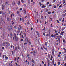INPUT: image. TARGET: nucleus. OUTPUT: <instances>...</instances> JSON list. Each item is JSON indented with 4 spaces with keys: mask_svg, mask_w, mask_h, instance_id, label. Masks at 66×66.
<instances>
[{
    "mask_svg": "<svg viewBox=\"0 0 66 66\" xmlns=\"http://www.w3.org/2000/svg\"><path fill=\"white\" fill-rule=\"evenodd\" d=\"M62 16H63V17H65V16H66V15L65 14H63L62 15Z\"/></svg>",
    "mask_w": 66,
    "mask_h": 66,
    "instance_id": "nucleus-23",
    "label": "nucleus"
},
{
    "mask_svg": "<svg viewBox=\"0 0 66 66\" xmlns=\"http://www.w3.org/2000/svg\"><path fill=\"white\" fill-rule=\"evenodd\" d=\"M58 65H60V62H58Z\"/></svg>",
    "mask_w": 66,
    "mask_h": 66,
    "instance_id": "nucleus-39",
    "label": "nucleus"
},
{
    "mask_svg": "<svg viewBox=\"0 0 66 66\" xmlns=\"http://www.w3.org/2000/svg\"><path fill=\"white\" fill-rule=\"evenodd\" d=\"M2 5V9L3 10H4V6L3 5Z\"/></svg>",
    "mask_w": 66,
    "mask_h": 66,
    "instance_id": "nucleus-9",
    "label": "nucleus"
},
{
    "mask_svg": "<svg viewBox=\"0 0 66 66\" xmlns=\"http://www.w3.org/2000/svg\"><path fill=\"white\" fill-rule=\"evenodd\" d=\"M20 30L17 31V33H19V32H20Z\"/></svg>",
    "mask_w": 66,
    "mask_h": 66,
    "instance_id": "nucleus-25",
    "label": "nucleus"
},
{
    "mask_svg": "<svg viewBox=\"0 0 66 66\" xmlns=\"http://www.w3.org/2000/svg\"><path fill=\"white\" fill-rule=\"evenodd\" d=\"M49 11V9H47L46 10V12H48V11Z\"/></svg>",
    "mask_w": 66,
    "mask_h": 66,
    "instance_id": "nucleus-48",
    "label": "nucleus"
},
{
    "mask_svg": "<svg viewBox=\"0 0 66 66\" xmlns=\"http://www.w3.org/2000/svg\"><path fill=\"white\" fill-rule=\"evenodd\" d=\"M63 4H64V3H66V1L65 0H63Z\"/></svg>",
    "mask_w": 66,
    "mask_h": 66,
    "instance_id": "nucleus-11",
    "label": "nucleus"
},
{
    "mask_svg": "<svg viewBox=\"0 0 66 66\" xmlns=\"http://www.w3.org/2000/svg\"><path fill=\"white\" fill-rule=\"evenodd\" d=\"M47 63L48 64V66H50V61L49 60H48L47 61Z\"/></svg>",
    "mask_w": 66,
    "mask_h": 66,
    "instance_id": "nucleus-5",
    "label": "nucleus"
},
{
    "mask_svg": "<svg viewBox=\"0 0 66 66\" xmlns=\"http://www.w3.org/2000/svg\"><path fill=\"white\" fill-rule=\"evenodd\" d=\"M60 56H61V55L60 54H59L58 55V57H60Z\"/></svg>",
    "mask_w": 66,
    "mask_h": 66,
    "instance_id": "nucleus-42",
    "label": "nucleus"
},
{
    "mask_svg": "<svg viewBox=\"0 0 66 66\" xmlns=\"http://www.w3.org/2000/svg\"><path fill=\"white\" fill-rule=\"evenodd\" d=\"M28 2L29 3H30V1L28 0Z\"/></svg>",
    "mask_w": 66,
    "mask_h": 66,
    "instance_id": "nucleus-40",
    "label": "nucleus"
},
{
    "mask_svg": "<svg viewBox=\"0 0 66 66\" xmlns=\"http://www.w3.org/2000/svg\"><path fill=\"white\" fill-rule=\"evenodd\" d=\"M42 8H43V9H44L45 7H46V6L45 5H43L42 7Z\"/></svg>",
    "mask_w": 66,
    "mask_h": 66,
    "instance_id": "nucleus-10",
    "label": "nucleus"
},
{
    "mask_svg": "<svg viewBox=\"0 0 66 66\" xmlns=\"http://www.w3.org/2000/svg\"><path fill=\"white\" fill-rule=\"evenodd\" d=\"M14 28H15V29H16V28H17V27L16 26H14Z\"/></svg>",
    "mask_w": 66,
    "mask_h": 66,
    "instance_id": "nucleus-59",
    "label": "nucleus"
},
{
    "mask_svg": "<svg viewBox=\"0 0 66 66\" xmlns=\"http://www.w3.org/2000/svg\"><path fill=\"white\" fill-rule=\"evenodd\" d=\"M21 42H23V39H21Z\"/></svg>",
    "mask_w": 66,
    "mask_h": 66,
    "instance_id": "nucleus-26",
    "label": "nucleus"
},
{
    "mask_svg": "<svg viewBox=\"0 0 66 66\" xmlns=\"http://www.w3.org/2000/svg\"><path fill=\"white\" fill-rule=\"evenodd\" d=\"M3 46H6V47L7 48L8 46H10V44H9V43H8L7 42H4Z\"/></svg>",
    "mask_w": 66,
    "mask_h": 66,
    "instance_id": "nucleus-1",
    "label": "nucleus"
},
{
    "mask_svg": "<svg viewBox=\"0 0 66 66\" xmlns=\"http://www.w3.org/2000/svg\"><path fill=\"white\" fill-rule=\"evenodd\" d=\"M42 63L43 64H45V62H44L43 61H42Z\"/></svg>",
    "mask_w": 66,
    "mask_h": 66,
    "instance_id": "nucleus-57",
    "label": "nucleus"
},
{
    "mask_svg": "<svg viewBox=\"0 0 66 66\" xmlns=\"http://www.w3.org/2000/svg\"><path fill=\"white\" fill-rule=\"evenodd\" d=\"M52 63H53V64H54V59L53 60Z\"/></svg>",
    "mask_w": 66,
    "mask_h": 66,
    "instance_id": "nucleus-28",
    "label": "nucleus"
},
{
    "mask_svg": "<svg viewBox=\"0 0 66 66\" xmlns=\"http://www.w3.org/2000/svg\"><path fill=\"white\" fill-rule=\"evenodd\" d=\"M58 39L59 43H60V38L59 37L58 38Z\"/></svg>",
    "mask_w": 66,
    "mask_h": 66,
    "instance_id": "nucleus-16",
    "label": "nucleus"
},
{
    "mask_svg": "<svg viewBox=\"0 0 66 66\" xmlns=\"http://www.w3.org/2000/svg\"><path fill=\"white\" fill-rule=\"evenodd\" d=\"M9 65L10 66H13L12 64V63H9Z\"/></svg>",
    "mask_w": 66,
    "mask_h": 66,
    "instance_id": "nucleus-8",
    "label": "nucleus"
},
{
    "mask_svg": "<svg viewBox=\"0 0 66 66\" xmlns=\"http://www.w3.org/2000/svg\"><path fill=\"white\" fill-rule=\"evenodd\" d=\"M65 40L63 39V43H64V42H65Z\"/></svg>",
    "mask_w": 66,
    "mask_h": 66,
    "instance_id": "nucleus-60",
    "label": "nucleus"
},
{
    "mask_svg": "<svg viewBox=\"0 0 66 66\" xmlns=\"http://www.w3.org/2000/svg\"><path fill=\"white\" fill-rule=\"evenodd\" d=\"M43 35L44 36H45V33H43Z\"/></svg>",
    "mask_w": 66,
    "mask_h": 66,
    "instance_id": "nucleus-58",
    "label": "nucleus"
},
{
    "mask_svg": "<svg viewBox=\"0 0 66 66\" xmlns=\"http://www.w3.org/2000/svg\"><path fill=\"white\" fill-rule=\"evenodd\" d=\"M28 43H29V45H31V42L30 41H29Z\"/></svg>",
    "mask_w": 66,
    "mask_h": 66,
    "instance_id": "nucleus-27",
    "label": "nucleus"
},
{
    "mask_svg": "<svg viewBox=\"0 0 66 66\" xmlns=\"http://www.w3.org/2000/svg\"><path fill=\"white\" fill-rule=\"evenodd\" d=\"M24 35H25V36H26V35H27V33H24Z\"/></svg>",
    "mask_w": 66,
    "mask_h": 66,
    "instance_id": "nucleus-47",
    "label": "nucleus"
},
{
    "mask_svg": "<svg viewBox=\"0 0 66 66\" xmlns=\"http://www.w3.org/2000/svg\"><path fill=\"white\" fill-rule=\"evenodd\" d=\"M15 65H16V66H18V63L17 62L15 63Z\"/></svg>",
    "mask_w": 66,
    "mask_h": 66,
    "instance_id": "nucleus-35",
    "label": "nucleus"
},
{
    "mask_svg": "<svg viewBox=\"0 0 66 66\" xmlns=\"http://www.w3.org/2000/svg\"><path fill=\"white\" fill-rule=\"evenodd\" d=\"M56 21H57V22L58 23H59L60 22H59V20H57Z\"/></svg>",
    "mask_w": 66,
    "mask_h": 66,
    "instance_id": "nucleus-24",
    "label": "nucleus"
},
{
    "mask_svg": "<svg viewBox=\"0 0 66 66\" xmlns=\"http://www.w3.org/2000/svg\"><path fill=\"white\" fill-rule=\"evenodd\" d=\"M32 66H34V64L32 63Z\"/></svg>",
    "mask_w": 66,
    "mask_h": 66,
    "instance_id": "nucleus-62",
    "label": "nucleus"
},
{
    "mask_svg": "<svg viewBox=\"0 0 66 66\" xmlns=\"http://www.w3.org/2000/svg\"><path fill=\"white\" fill-rule=\"evenodd\" d=\"M44 48V49H45V50H47V48H45V47H43Z\"/></svg>",
    "mask_w": 66,
    "mask_h": 66,
    "instance_id": "nucleus-33",
    "label": "nucleus"
},
{
    "mask_svg": "<svg viewBox=\"0 0 66 66\" xmlns=\"http://www.w3.org/2000/svg\"><path fill=\"white\" fill-rule=\"evenodd\" d=\"M5 59H8V57H6L5 58Z\"/></svg>",
    "mask_w": 66,
    "mask_h": 66,
    "instance_id": "nucleus-49",
    "label": "nucleus"
},
{
    "mask_svg": "<svg viewBox=\"0 0 66 66\" xmlns=\"http://www.w3.org/2000/svg\"><path fill=\"white\" fill-rule=\"evenodd\" d=\"M62 19H63L62 18H59V21H61V20H62Z\"/></svg>",
    "mask_w": 66,
    "mask_h": 66,
    "instance_id": "nucleus-15",
    "label": "nucleus"
},
{
    "mask_svg": "<svg viewBox=\"0 0 66 66\" xmlns=\"http://www.w3.org/2000/svg\"><path fill=\"white\" fill-rule=\"evenodd\" d=\"M16 60H17V63H18V62H19V60H18V58H17Z\"/></svg>",
    "mask_w": 66,
    "mask_h": 66,
    "instance_id": "nucleus-22",
    "label": "nucleus"
},
{
    "mask_svg": "<svg viewBox=\"0 0 66 66\" xmlns=\"http://www.w3.org/2000/svg\"><path fill=\"white\" fill-rule=\"evenodd\" d=\"M64 65V66H66V63H65Z\"/></svg>",
    "mask_w": 66,
    "mask_h": 66,
    "instance_id": "nucleus-64",
    "label": "nucleus"
},
{
    "mask_svg": "<svg viewBox=\"0 0 66 66\" xmlns=\"http://www.w3.org/2000/svg\"><path fill=\"white\" fill-rule=\"evenodd\" d=\"M25 40L26 42H27V43H29V41H28V38H25Z\"/></svg>",
    "mask_w": 66,
    "mask_h": 66,
    "instance_id": "nucleus-6",
    "label": "nucleus"
},
{
    "mask_svg": "<svg viewBox=\"0 0 66 66\" xmlns=\"http://www.w3.org/2000/svg\"><path fill=\"white\" fill-rule=\"evenodd\" d=\"M20 1L18 2V5H20Z\"/></svg>",
    "mask_w": 66,
    "mask_h": 66,
    "instance_id": "nucleus-14",
    "label": "nucleus"
},
{
    "mask_svg": "<svg viewBox=\"0 0 66 66\" xmlns=\"http://www.w3.org/2000/svg\"><path fill=\"white\" fill-rule=\"evenodd\" d=\"M51 36L52 37H54V35H53L52 34L51 35Z\"/></svg>",
    "mask_w": 66,
    "mask_h": 66,
    "instance_id": "nucleus-41",
    "label": "nucleus"
},
{
    "mask_svg": "<svg viewBox=\"0 0 66 66\" xmlns=\"http://www.w3.org/2000/svg\"><path fill=\"white\" fill-rule=\"evenodd\" d=\"M14 37L15 38V39L16 40H17V39H17V38H16V34H14Z\"/></svg>",
    "mask_w": 66,
    "mask_h": 66,
    "instance_id": "nucleus-3",
    "label": "nucleus"
},
{
    "mask_svg": "<svg viewBox=\"0 0 66 66\" xmlns=\"http://www.w3.org/2000/svg\"><path fill=\"white\" fill-rule=\"evenodd\" d=\"M61 53H62V52H59V54H61Z\"/></svg>",
    "mask_w": 66,
    "mask_h": 66,
    "instance_id": "nucleus-63",
    "label": "nucleus"
},
{
    "mask_svg": "<svg viewBox=\"0 0 66 66\" xmlns=\"http://www.w3.org/2000/svg\"><path fill=\"white\" fill-rule=\"evenodd\" d=\"M27 56H28V57L29 56H30V55H29V54H28Z\"/></svg>",
    "mask_w": 66,
    "mask_h": 66,
    "instance_id": "nucleus-55",
    "label": "nucleus"
},
{
    "mask_svg": "<svg viewBox=\"0 0 66 66\" xmlns=\"http://www.w3.org/2000/svg\"><path fill=\"white\" fill-rule=\"evenodd\" d=\"M0 14H2V11H0Z\"/></svg>",
    "mask_w": 66,
    "mask_h": 66,
    "instance_id": "nucleus-52",
    "label": "nucleus"
},
{
    "mask_svg": "<svg viewBox=\"0 0 66 66\" xmlns=\"http://www.w3.org/2000/svg\"><path fill=\"white\" fill-rule=\"evenodd\" d=\"M21 1L22 3H23V2H24L23 1V0H21Z\"/></svg>",
    "mask_w": 66,
    "mask_h": 66,
    "instance_id": "nucleus-37",
    "label": "nucleus"
},
{
    "mask_svg": "<svg viewBox=\"0 0 66 66\" xmlns=\"http://www.w3.org/2000/svg\"><path fill=\"white\" fill-rule=\"evenodd\" d=\"M47 13H48V14H51V12H48Z\"/></svg>",
    "mask_w": 66,
    "mask_h": 66,
    "instance_id": "nucleus-19",
    "label": "nucleus"
},
{
    "mask_svg": "<svg viewBox=\"0 0 66 66\" xmlns=\"http://www.w3.org/2000/svg\"><path fill=\"white\" fill-rule=\"evenodd\" d=\"M54 31L55 32V33H56L57 32V31L56 30H55Z\"/></svg>",
    "mask_w": 66,
    "mask_h": 66,
    "instance_id": "nucleus-32",
    "label": "nucleus"
},
{
    "mask_svg": "<svg viewBox=\"0 0 66 66\" xmlns=\"http://www.w3.org/2000/svg\"><path fill=\"white\" fill-rule=\"evenodd\" d=\"M64 33H65L64 31H63V32H61L60 34H64Z\"/></svg>",
    "mask_w": 66,
    "mask_h": 66,
    "instance_id": "nucleus-21",
    "label": "nucleus"
},
{
    "mask_svg": "<svg viewBox=\"0 0 66 66\" xmlns=\"http://www.w3.org/2000/svg\"><path fill=\"white\" fill-rule=\"evenodd\" d=\"M15 2H13L12 3V4L13 5H15Z\"/></svg>",
    "mask_w": 66,
    "mask_h": 66,
    "instance_id": "nucleus-30",
    "label": "nucleus"
},
{
    "mask_svg": "<svg viewBox=\"0 0 66 66\" xmlns=\"http://www.w3.org/2000/svg\"><path fill=\"white\" fill-rule=\"evenodd\" d=\"M34 53H36V52H35V51H34Z\"/></svg>",
    "mask_w": 66,
    "mask_h": 66,
    "instance_id": "nucleus-61",
    "label": "nucleus"
},
{
    "mask_svg": "<svg viewBox=\"0 0 66 66\" xmlns=\"http://www.w3.org/2000/svg\"><path fill=\"white\" fill-rule=\"evenodd\" d=\"M53 7L54 8V9H55L56 8V6H55V5Z\"/></svg>",
    "mask_w": 66,
    "mask_h": 66,
    "instance_id": "nucleus-34",
    "label": "nucleus"
},
{
    "mask_svg": "<svg viewBox=\"0 0 66 66\" xmlns=\"http://www.w3.org/2000/svg\"><path fill=\"white\" fill-rule=\"evenodd\" d=\"M2 49L3 50V49H4V47H3L2 48Z\"/></svg>",
    "mask_w": 66,
    "mask_h": 66,
    "instance_id": "nucleus-50",
    "label": "nucleus"
},
{
    "mask_svg": "<svg viewBox=\"0 0 66 66\" xmlns=\"http://www.w3.org/2000/svg\"><path fill=\"white\" fill-rule=\"evenodd\" d=\"M7 21H9V18H7Z\"/></svg>",
    "mask_w": 66,
    "mask_h": 66,
    "instance_id": "nucleus-43",
    "label": "nucleus"
},
{
    "mask_svg": "<svg viewBox=\"0 0 66 66\" xmlns=\"http://www.w3.org/2000/svg\"><path fill=\"white\" fill-rule=\"evenodd\" d=\"M47 42H46L45 43V45L46 46H47Z\"/></svg>",
    "mask_w": 66,
    "mask_h": 66,
    "instance_id": "nucleus-29",
    "label": "nucleus"
},
{
    "mask_svg": "<svg viewBox=\"0 0 66 66\" xmlns=\"http://www.w3.org/2000/svg\"><path fill=\"white\" fill-rule=\"evenodd\" d=\"M12 14H11V18H12L13 17V16H12V15H13V13H12Z\"/></svg>",
    "mask_w": 66,
    "mask_h": 66,
    "instance_id": "nucleus-20",
    "label": "nucleus"
},
{
    "mask_svg": "<svg viewBox=\"0 0 66 66\" xmlns=\"http://www.w3.org/2000/svg\"><path fill=\"white\" fill-rule=\"evenodd\" d=\"M59 5H60V4H57V7L59 6Z\"/></svg>",
    "mask_w": 66,
    "mask_h": 66,
    "instance_id": "nucleus-38",
    "label": "nucleus"
},
{
    "mask_svg": "<svg viewBox=\"0 0 66 66\" xmlns=\"http://www.w3.org/2000/svg\"><path fill=\"white\" fill-rule=\"evenodd\" d=\"M65 12H66V11L65 10H64L63 11V13H65Z\"/></svg>",
    "mask_w": 66,
    "mask_h": 66,
    "instance_id": "nucleus-46",
    "label": "nucleus"
},
{
    "mask_svg": "<svg viewBox=\"0 0 66 66\" xmlns=\"http://www.w3.org/2000/svg\"><path fill=\"white\" fill-rule=\"evenodd\" d=\"M48 6H49L50 7L51 6H52V5H51V4H49V5H48Z\"/></svg>",
    "mask_w": 66,
    "mask_h": 66,
    "instance_id": "nucleus-44",
    "label": "nucleus"
},
{
    "mask_svg": "<svg viewBox=\"0 0 66 66\" xmlns=\"http://www.w3.org/2000/svg\"><path fill=\"white\" fill-rule=\"evenodd\" d=\"M49 3V2H48L47 3V5H48Z\"/></svg>",
    "mask_w": 66,
    "mask_h": 66,
    "instance_id": "nucleus-56",
    "label": "nucleus"
},
{
    "mask_svg": "<svg viewBox=\"0 0 66 66\" xmlns=\"http://www.w3.org/2000/svg\"><path fill=\"white\" fill-rule=\"evenodd\" d=\"M24 14H26V11L24 10Z\"/></svg>",
    "mask_w": 66,
    "mask_h": 66,
    "instance_id": "nucleus-45",
    "label": "nucleus"
},
{
    "mask_svg": "<svg viewBox=\"0 0 66 66\" xmlns=\"http://www.w3.org/2000/svg\"><path fill=\"white\" fill-rule=\"evenodd\" d=\"M51 59H52V58H53V56H52V55H51Z\"/></svg>",
    "mask_w": 66,
    "mask_h": 66,
    "instance_id": "nucleus-54",
    "label": "nucleus"
},
{
    "mask_svg": "<svg viewBox=\"0 0 66 66\" xmlns=\"http://www.w3.org/2000/svg\"><path fill=\"white\" fill-rule=\"evenodd\" d=\"M32 62L33 63H34V64H35V61H34V60L33 59H32Z\"/></svg>",
    "mask_w": 66,
    "mask_h": 66,
    "instance_id": "nucleus-18",
    "label": "nucleus"
},
{
    "mask_svg": "<svg viewBox=\"0 0 66 66\" xmlns=\"http://www.w3.org/2000/svg\"><path fill=\"white\" fill-rule=\"evenodd\" d=\"M27 24H30V22H29V21H28Z\"/></svg>",
    "mask_w": 66,
    "mask_h": 66,
    "instance_id": "nucleus-36",
    "label": "nucleus"
},
{
    "mask_svg": "<svg viewBox=\"0 0 66 66\" xmlns=\"http://www.w3.org/2000/svg\"><path fill=\"white\" fill-rule=\"evenodd\" d=\"M17 49H18V48L17 47H15V50L14 51V52H15L16 50H17Z\"/></svg>",
    "mask_w": 66,
    "mask_h": 66,
    "instance_id": "nucleus-12",
    "label": "nucleus"
},
{
    "mask_svg": "<svg viewBox=\"0 0 66 66\" xmlns=\"http://www.w3.org/2000/svg\"><path fill=\"white\" fill-rule=\"evenodd\" d=\"M59 8H60V7H63V4H61V5H60L59 7Z\"/></svg>",
    "mask_w": 66,
    "mask_h": 66,
    "instance_id": "nucleus-7",
    "label": "nucleus"
},
{
    "mask_svg": "<svg viewBox=\"0 0 66 66\" xmlns=\"http://www.w3.org/2000/svg\"><path fill=\"white\" fill-rule=\"evenodd\" d=\"M12 25L14 24V21H12Z\"/></svg>",
    "mask_w": 66,
    "mask_h": 66,
    "instance_id": "nucleus-17",
    "label": "nucleus"
},
{
    "mask_svg": "<svg viewBox=\"0 0 66 66\" xmlns=\"http://www.w3.org/2000/svg\"><path fill=\"white\" fill-rule=\"evenodd\" d=\"M28 60H31V57H28Z\"/></svg>",
    "mask_w": 66,
    "mask_h": 66,
    "instance_id": "nucleus-31",
    "label": "nucleus"
},
{
    "mask_svg": "<svg viewBox=\"0 0 66 66\" xmlns=\"http://www.w3.org/2000/svg\"><path fill=\"white\" fill-rule=\"evenodd\" d=\"M54 48H53L52 51V54L53 55L54 54Z\"/></svg>",
    "mask_w": 66,
    "mask_h": 66,
    "instance_id": "nucleus-2",
    "label": "nucleus"
},
{
    "mask_svg": "<svg viewBox=\"0 0 66 66\" xmlns=\"http://www.w3.org/2000/svg\"><path fill=\"white\" fill-rule=\"evenodd\" d=\"M22 28V27H21V26L19 25V27H18V30H20V29H21Z\"/></svg>",
    "mask_w": 66,
    "mask_h": 66,
    "instance_id": "nucleus-4",
    "label": "nucleus"
},
{
    "mask_svg": "<svg viewBox=\"0 0 66 66\" xmlns=\"http://www.w3.org/2000/svg\"><path fill=\"white\" fill-rule=\"evenodd\" d=\"M54 13H55V12H54V11H53L52 12V13L54 14Z\"/></svg>",
    "mask_w": 66,
    "mask_h": 66,
    "instance_id": "nucleus-53",
    "label": "nucleus"
},
{
    "mask_svg": "<svg viewBox=\"0 0 66 66\" xmlns=\"http://www.w3.org/2000/svg\"><path fill=\"white\" fill-rule=\"evenodd\" d=\"M1 21H3V20L2 19V18H1Z\"/></svg>",
    "mask_w": 66,
    "mask_h": 66,
    "instance_id": "nucleus-51",
    "label": "nucleus"
},
{
    "mask_svg": "<svg viewBox=\"0 0 66 66\" xmlns=\"http://www.w3.org/2000/svg\"><path fill=\"white\" fill-rule=\"evenodd\" d=\"M65 29V27H63L62 29V31H63V30H64Z\"/></svg>",
    "mask_w": 66,
    "mask_h": 66,
    "instance_id": "nucleus-13",
    "label": "nucleus"
}]
</instances>
